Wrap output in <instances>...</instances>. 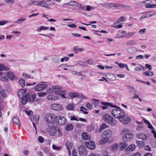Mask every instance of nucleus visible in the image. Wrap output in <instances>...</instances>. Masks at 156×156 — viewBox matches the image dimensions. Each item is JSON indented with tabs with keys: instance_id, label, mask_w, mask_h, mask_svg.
<instances>
[{
	"instance_id": "39448f33",
	"label": "nucleus",
	"mask_w": 156,
	"mask_h": 156,
	"mask_svg": "<svg viewBox=\"0 0 156 156\" xmlns=\"http://www.w3.org/2000/svg\"><path fill=\"white\" fill-rule=\"evenodd\" d=\"M130 9V7L128 6L122 4H118L114 3H112V9Z\"/></svg>"
},
{
	"instance_id": "0eeeda50",
	"label": "nucleus",
	"mask_w": 156,
	"mask_h": 156,
	"mask_svg": "<svg viewBox=\"0 0 156 156\" xmlns=\"http://www.w3.org/2000/svg\"><path fill=\"white\" fill-rule=\"evenodd\" d=\"M47 86V85L43 83L39 84L36 86L35 89L36 91H40L46 88Z\"/></svg>"
},
{
	"instance_id": "3c124183",
	"label": "nucleus",
	"mask_w": 156,
	"mask_h": 156,
	"mask_svg": "<svg viewBox=\"0 0 156 156\" xmlns=\"http://www.w3.org/2000/svg\"><path fill=\"white\" fill-rule=\"evenodd\" d=\"M0 79L2 81L7 82L8 81V79L5 76H2L0 77Z\"/></svg>"
},
{
	"instance_id": "f8f14e48",
	"label": "nucleus",
	"mask_w": 156,
	"mask_h": 156,
	"mask_svg": "<svg viewBox=\"0 0 156 156\" xmlns=\"http://www.w3.org/2000/svg\"><path fill=\"white\" fill-rule=\"evenodd\" d=\"M6 76L11 80H13L16 78L15 74L12 72H7Z\"/></svg>"
},
{
	"instance_id": "052dcab7",
	"label": "nucleus",
	"mask_w": 156,
	"mask_h": 156,
	"mask_svg": "<svg viewBox=\"0 0 156 156\" xmlns=\"http://www.w3.org/2000/svg\"><path fill=\"white\" fill-rule=\"evenodd\" d=\"M30 2L31 3H34L35 5H39L40 4V3H41V2H40V1H31Z\"/></svg>"
},
{
	"instance_id": "864d4df0",
	"label": "nucleus",
	"mask_w": 156,
	"mask_h": 156,
	"mask_svg": "<svg viewBox=\"0 0 156 156\" xmlns=\"http://www.w3.org/2000/svg\"><path fill=\"white\" fill-rule=\"evenodd\" d=\"M52 87L53 89L60 90L62 89V87L58 85L53 86Z\"/></svg>"
},
{
	"instance_id": "79ce46f5",
	"label": "nucleus",
	"mask_w": 156,
	"mask_h": 156,
	"mask_svg": "<svg viewBox=\"0 0 156 156\" xmlns=\"http://www.w3.org/2000/svg\"><path fill=\"white\" fill-rule=\"evenodd\" d=\"M136 32H129L128 33H126V36L127 37H132L135 33Z\"/></svg>"
},
{
	"instance_id": "338daca9",
	"label": "nucleus",
	"mask_w": 156,
	"mask_h": 156,
	"mask_svg": "<svg viewBox=\"0 0 156 156\" xmlns=\"http://www.w3.org/2000/svg\"><path fill=\"white\" fill-rule=\"evenodd\" d=\"M86 107L88 109H90L92 107V105L89 103H87L86 105Z\"/></svg>"
},
{
	"instance_id": "774afa93",
	"label": "nucleus",
	"mask_w": 156,
	"mask_h": 156,
	"mask_svg": "<svg viewBox=\"0 0 156 156\" xmlns=\"http://www.w3.org/2000/svg\"><path fill=\"white\" fill-rule=\"evenodd\" d=\"M130 156H141V154L139 152L136 153Z\"/></svg>"
},
{
	"instance_id": "a211bd4d",
	"label": "nucleus",
	"mask_w": 156,
	"mask_h": 156,
	"mask_svg": "<svg viewBox=\"0 0 156 156\" xmlns=\"http://www.w3.org/2000/svg\"><path fill=\"white\" fill-rule=\"evenodd\" d=\"M137 51L136 48L133 47H129L126 49L127 51L131 54H134Z\"/></svg>"
},
{
	"instance_id": "bb28decb",
	"label": "nucleus",
	"mask_w": 156,
	"mask_h": 156,
	"mask_svg": "<svg viewBox=\"0 0 156 156\" xmlns=\"http://www.w3.org/2000/svg\"><path fill=\"white\" fill-rule=\"evenodd\" d=\"M82 136L83 140H89L90 138V136L85 132L83 133H82Z\"/></svg>"
},
{
	"instance_id": "4be33fe9",
	"label": "nucleus",
	"mask_w": 156,
	"mask_h": 156,
	"mask_svg": "<svg viewBox=\"0 0 156 156\" xmlns=\"http://www.w3.org/2000/svg\"><path fill=\"white\" fill-rule=\"evenodd\" d=\"M136 148V146L134 144H131L126 148L125 150L128 151H133Z\"/></svg>"
},
{
	"instance_id": "603ef678",
	"label": "nucleus",
	"mask_w": 156,
	"mask_h": 156,
	"mask_svg": "<svg viewBox=\"0 0 156 156\" xmlns=\"http://www.w3.org/2000/svg\"><path fill=\"white\" fill-rule=\"evenodd\" d=\"M38 141L41 143H42L44 142V139L43 137L41 136H40L38 137Z\"/></svg>"
},
{
	"instance_id": "5701e85b",
	"label": "nucleus",
	"mask_w": 156,
	"mask_h": 156,
	"mask_svg": "<svg viewBox=\"0 0 156 156\" xmlns=\"http://www.w3.org/2000/svg\"><path fill=\"white\" fill-rule=\"evenodd\" d=\"M12 121L15 124L18 126H19L20 124V120L17 117H14L12 119Z\"/></svg>"
},
{
	"instance_id": "f704fd0d",
	"label": "nucleus",
	"mask_w": 156,
	"mask_h": 156,
	"mask_svg": "<svg viewBox=\"0 0 156 156\" xmlns=\"http://www.w3.org/2000/svg\"><path fill=\"white\" fill-rule=\"evenodd\" d=\"M125 19V17L123 16H122V17H121L118 19V20L117 21L115 22L114 24L113 25H115L117 23H119L120 22H122Z\"/></svg>"
},
{
	"instance_id": "8fccbe9b",
	"label": "nucleus",
	"mask_w": 156,
	"mask_h": 156,
	"mask_svg": "<svg viewBox=\"0 0 156 156\" xmlns=\"http://www.w3.org/2000/svg\"><path fill=\"white\" fill-rule=\"evenodd\" d=\"M52 148L54 150H60L61 149V147H57L56 145L53 144L52 145Z\"/></svg>"
},
{
	"instance_id": "423d86ee",
	"label": "nucleus",
	"mask_w": 156,
	"mask_h": 156,
	"mask_svg": "<svg viewBox=\"0 0 156 156\" xmlns=\"http://www.w3.org/2000/svg\"><path fill=\"white\" fill-rule=\"evenodd\" d=\"M78 151L80 156H87V152L85 146H80L78 148Z\"/></svg>"
},
{
	"instance_id": "7c9ffc66",
	"label": "nucleus",
	"mask_w": 156,
	"mask_h": 156,
	"mask_svg": "<svg viewBox=\"0 0 156 156\" xmlns=\"http://www.w3.org/2000/svg\"><path fill=\"white\" fill-rule=\"evenodd\" d=\"M69 95L71 97V99H73L77 97L78 94L76 93L70 92L69 93Z\"/></svg>"
},
{
	"instance_id": "2eb2a0df",
	"label": "nucleus",
	"mask_w": 156,
	"mask_h": 156,
	"mask_svg": "<svg viewBox=\"0 0 156 156\" xmlns=\"http://www.w3.org/2000/svg\"><path fill=\"white\" fill-rule=\"evenodd\" d=\"M103 135L106 136V137L108 138L111 137L112 135V131L109 129L106 130L105 131L102 133Z\"/></svg>"
},
{
	"instance_id": "9d476101",
	"label": "nucleus",
	"mask_w": 156,
	"mask_h": 156,
	"mask_svg": "<svg viewBox=\"0 0 156 156\" xmlns=\"http://www.w3.org/2000/svg\"><path fill=\"white\" fill-rule=\"evenodd\" d=\"M66 93V91L65 90H57L54 91L55 94L57 95H61L62 98H66L65 96V94Z\"/></svg>"
},
{
	"instance_id": "c03bdc74",
	"label": "nucleus",
	"mask_w": 156,
	"mask_h": 156,
	"mask_svg": "<svg viewBox=\"0 0 156 156\" xmlns=\"http://www.w3.org/2000/svg\"><path fill=\"white\" fill-rule=\"evenodd\" d=\"M115 63L116 64H117L118 66L119 67L121 68L122 69L125 67V64H124L122 63H119L117 62H115Z\"/></svg>"
},
{
	"instance_id": "4468645a",
	"label": "nucleus",
	"mask_w": 156,
	"mask_h": 156,
	"mask_svg": "<svg viewBox=\"0 0 156 156\" xmlns=\"http://www.w3.org/2000/svg\"><path fill=\"white\" fill-rule=\"evenodd\" d=\"M46 116V117L45 118V120L48 123H52L54 121H55V118L53 117L51 115H48Z\"/></svg>"
},
{
	"instance_id": "69168bd1",
	"label": "nucleus",
	"mask_w": 156,
	"mask_h": 156,
	"mask_svg": "<svg viewBox=\"0 0 156 156\" xmlns=\"http://www.w3.org/2000/svg\"><path fill=\"white\" fill-rule=\"evenodd\" d=\"M131 88L132 89L130 92L133 93L132 94H135L136 93V89L133 87H132Z\"/></svg>"
},
{
	"instance_id": "de8ad7c7",
	"label": "nucleus",
	"mask_w": 156,
	"mask_h": 156,
	"mask_svg": "<svg viewBox=\"0 0 156 156\" xmlns=\"http://www.w3.org/2000/svg\"><path fill=\"white\" fill-rule=\"evenodd\" d=\"M129 131V129H125L121 131V133L124 135L126 133H129L128 132Z\"/></svg>"
},
{
	"instance_id": "6e6552de",
	"label": "nucleus",
	"mask_w": 156,
	"mask_h": 156,
	"mask_svg": "<svg viewBox=\"0 0 156 156\" xmlns=\"http://www.w3.org/2000/svg\"><path fill=\"white\" fill-rule=\"evenodd\" d=\"M85 145L87 147L91 150H94L96 147L94 143L92 141H89L86 142Z\"/></svg>"
},
{
	"instance_id": "e433bc0d",
	"label": "nucleus",
	"mask_w": 156,
	"mask_h": 156,
	"mask_svg": "<svg viewBox=\"0 0 156 156\" xmlns=\"http://www.w3.org/2000/svg\"><path fill=\"white\" fill-rule=\"evenodd\" d=\"M66 146L67 148L68 151L70 150L72 148V144L70 142H68L66 143Z\"/></svg>"
},
{
	"instance_id": "a18cd8bd",
	"label": "nucleus",
	"mask_w": 156,
	"mask_h": 156,
	"mask_svg": "<svg viewBox=\"0 0 156 156\" xmlns=\"http://www.w3.org/2000/svg\"><path fill=\"white\" fill-rule=\"evenodd\" d=\"M108 127V126L106 125L105 123H103L101 125V127L100 128V129L101 130H102L104 129L105 128H106Z\"/></svg>"
},
{
	"instance_id": "ddd939ff",
	"label": "nucleus",
	"mask_w": 156,
	"mask_h": 156,
	"mask_svg": "<svg viewBox=\"0 0 156 156\" xmlns=\"http://www.w3.org/2000/svg\"><path fill=\"white\" fill-rule=\"evenodd\" d=\"M30 97V94H27L26 96L23 97L21 98V102L22 104L25 105L28 101L29 97Z\"/></svg>"
},
{
	"instance_id": "b1692460",
	"label": "nucleus",
	"mask_w": 156,
	"mask_h": 156,
	"mask_svg": "<svg viewBox=\"0 0 156 156\" xmlns=\"http://www.w3.org/2000/svg\"><path fill=\"white\" fill-rule=\"evenodd\" d=\"M112 3L106 2L104 3L101 4V5L102 6L104 7L105 8H107L112 9Z\"/></svg>"
},
{
	"instance_id": "a19ab883",
	"label": "nucleus",
	"mask_w": 156,
	"mask_h": 156,
	"mask_svg": "<svg viewBox=\"0 0 156 156\" xmlns=\"http://www.w3.org/2000/svg\"><path fill=\"white\" fill-rule=\"evenodd\" d=\"M0 94L1 96L4 98L7 97V95L5 93V90H4L2 89L0 91Z\"/></svg>"
},
{
	"instance_id": "4d7b16f0",
	"label": "nucleus",
	"mask_w": 156,
	"mask_h": 156,
	"mask_svg": "<svg viewBox=\"0 0 156 156\" xmlns=\"http://www.w3.org/2000/svg\"><path fill=\"white\" fill-rule=\"evenodd\" d=\"M72 73L73 74H76L77 75H80L81 76H82V74L80 72H76L75 71H72Z\"/></svg>"
},
{
	"instance_id": "f3484780",
	"label": "nucleus",
	"mask_w": 156,
	"mask_h": 156,
	"mask_svg": "<svg viewBox=\"0 0 156 156\" xmlns=\"http://www.w3.org/2000/svg\"><path fill=\"white\" fill-rule=\"evenodd\" d=\"M26 91L25 90L22 89L19 90L18 92V95L19 97L22 98L26 96Z\"/></svg>"
},
{
	"instance_id": "6ab92c4d",
	"label": "nucleus",
	"mask_w": 156,
	"mask_h": 156,
	"mask_svg": "<svg viewBox=\"0 0 156 156\" xmlns=\"http://www.w3.org/2000/svg\"><path fill=\"white\" fill-rule=\"evenodd\" d=\"M57 129L55 127L51 128L49 131V135L51 136H54L57 132Z\"/></svg>"
},
{
	"instance_id": "ea45409f",
	"label": "nucleus",
	"mask_w": 156,
	"mask_h": 156,
	"mask_svg": "<svg viewBox=\"0 0 156 156\" xmlns=\"http://www.w3.org/2000/svg\"><path fill=\"white\" fill-rule=\"evenodd\" d=\"M48 29V27H45L44 26H41L40 28H38L37 29V31H40L41 30H47Z\"/></svg>"
},
{
	"instance_id": "72a5a7b5",
	"label": "nucleus",
	"mask_w": 156,
	"mask_h": 156,
	"mask_svg": "<svg viewBox=\"0 0 156 156\" xmlns=\"http://www.w3.org/2000/svg\"><path fill=\"white\" fill-rule=\"evenodd\" d=\"M26 20L25 18H21L20 19L14 22V23H16L20 24L22 23L23 21Z\"/></svg>"
},
{
	"instance_id": "9b49d317",
	"label": "nucleus",
	"mask_w": 156,
	"mask_h": 156,
	"mask_svg": "<svg viewBox=\"0 0 156 156\" xmlns=\"http://www.w3.org/2000/svg\"><path fill=\"white\" fill-rule=\"evenodd\" d=\"M51 107L53 110H62L63 108V107L60 105L56 104H52L51 106Z\"/></svg>"
},
{
	"instance_id": "37998d69",
	"label": "nucleus",
	"mask_w": 156,
	"mask_h": 156,
	"mask_svg": "<svg viewBox=\"0 0 156 156\" xmlns=\"http://www.w3.org/2000/svg\"><path fill=\"white\" fill-rule=\"evenodd\" d=\"M40 2H41V3H40V5H39L40 6H41L42 7H45L47 8H48V9H49V6H48L46 4H45L44 3V2H43V1H40Z\"/></svg>"
},
{
	"instance_id": "f257e3e1",
	"label": "nucleus",
	"mask_w": 156,
	"mask_h": 156,
	"mask_svg": "<svg viewBox=\"0 0 156 156\" xmlns=\"http://www.w3.org/2000/svg\"><path fill=\"white\" fill-rule=\"evenodd\" d=\"M116 108L113 109L112 111V114L115 118L119 119L122 123L126 124L129 123L130 118L125 115V114L121 108L116 107Z\"/></svg>"
},
{
	"instance_id": "1a4fd4ad",
	"label": "nucleus",
	"mask_w": 156,
	"mask_h": 156,
	"mask_svg": "<svg viewBox=\"0 0 156 156\" xmlns=\"http://www.w3.org/2000/svg\"><path fill=\"white\" fill-rule=\"evenodd\" d=\"M133 137V135L130 133H128L123 135L122 139L125 141H130L132 139Z\"/></svg>"
},
{
	"instance_id": "c85d7f7f",
	"label": "nucleus",
	"mask_w": 156,
	"mask_h": 156,
	"mask_svg": "<svg viewBox=\"0 0 156 156\" xmlns=\"http://www.w3.org/2000/svg\"><path fill=\"white\" fill-rule=\"evenodd\" d=\"M120 150H122L128 146V144L125 142H122L120 143Z\"/></svg>"
},
{
	"instance_id": "f03ea898",
	"label": "nucleus",
	"mask_w": 156,
	"mask_h": 156,
	"mask_svg": "<svg viewBox=\"0 0 156 156\" xmlns=\"http://www.w3.org/2000/svg\"><path fill=\"white\" fill-rule=\"evenodd\" d=\"M103 119L106 122L112 125H115L117 123L115 119L109 114L104 115L103 116Z\"/></svg>"
},
{
	"instance_id": "7ed1b4c3",
	"label": "nucleus",
	"mask_w": 156,
	"mask_h": 156,
	"mask_svg": "<svg viewBox=\"0 0 156 156\" xmlns=\"http://www.w3.org/2000/svg\"><path fill=\"white\" fill-rule=\"evenodd\" d=\"M55 122L56 124L63 125L66 124L67 121L64 117L61 116H56L55 119Z\"/></svg>"
},
{
	"instance_id": "a878e982",
	"label": "nucleus",
	"mask_w": 156,
	"mask_h": 156,
	"mask_svg": "<svg viewBox=\"0 0 156 156\" xmlns=\"http://www.w3.org/2000/svg\"><path fill=\"white\" fill-rule=\"evenodd\" d=\"M126 44L127 46H133L136 45V43L135 41L133 40H131L127 41Z\"/></svg>"
},
{
	"instance_id": "e2e57ef3",
	"label": "nucleus",
	"mask_w": 156,
	"mask_h": 156,
	"mask_svg": "<svg viewBox=\"0 0 156 156\" xmlns=\"http://www.w3.org/2000/svg\"><path fill=\"white\" fill-rule=\"evenodd\" d=\"M146 30V29L145 28H144L142 29H141L139 31V33L140 34H143L145 32Z\"/></svg>"
},
{
	"instance_id": "473e14b6",
	"label": "nucleus",
	"mask_w": 156,
	"mask_h": 156,
	"mask_svg": "<svg viewBox=\"0 0 156 156\" xmlns=\"http://www.w3.org/2000/svg\"><path fill=\"white\" fill-rule=\"evenodd\" d=\"M36 97V95L35 94H33L31 96L30 95V97H29V102H30L34 101Z\"/></svg>"
},
{
	"instance_id": "13d9d810",
	"label": "nucleus",
	"mask_w": 156,
	"mask_h": 156,
	"mask_svg": "<svg viewBox=\"0 0 156 156\" xmlns=\"http://www.w3.org/2000/svg\"><path fill=\"white\" fill-rule=\"evenodd\" d=\"M79 49L77 46H75L73 48V51L76 53H78L79 52Z\"/></svg>"
},
{
	"instance_id": "c9c22d12",
	"label": "nucleus",
	"mask_w": 156,
	"mask_h": 156,
	"mask_svg": "<svg viewBox=\"0 0 156 156\" xmlns=\"http://www.w3.org/2000/svg\"><path fill=\"white\" fill-rule=\"evenodd\" d=\"M145 7L146 8H156V4H149L148 3L147 4L145 5Z\"/></svg>"
},
{
	"instance_id": "cd10ccee",
	"label": "nucleus",
	"mask_w": 156,
	"mask_h": 156,
	"mask_svg": "<svg viewBox=\"0 0 156 156\" xmlns=\"http://www.w3.org/2000/svg\"><path fill=\"white\" fill-rule=\"evenodd\" d=\"M73 128V126L71 124H68L65 126V129L66 130H71Z\"/></svg>"
},
{
	"instance_id": "dca6fc26",
	"label": "nucleus",
	"mask_w": 156,
	"mask_h": 156,
	"mask_svg": "<svg viewBox=\"0 0 156 156\" xmlns=\"http://www.w3.org/2000/svg\"><path fill=\"white\" fill-rule=\"evenodd\" d=\"M102 105H104L102 107L103 109H105L108 108V106H110L112 107H115V106L113 105V104L109 102H102Z\"/></svg>"
},
{
	"instance_id": "09e8293b",
	"label": "nucleus",
	"mask_w": 156,
	"mask_h": 156,
	"mask_svg": "<svg viewBox=\"0 0 156 156\" xmlns=\"http://www.w3.org/2000/svg\"><path fill=\"white\" fill-rule=\"evenodd\" d=\"M136 143L138 145L139 147H141L144 145V143L143 141H139L137 140L136 141Z\"/></svg>"
},
{
	"instance_id": "393cba45",
	"label": "nucleus",
	"mask_w": 156,
	"mask_h": 156,
	"mask_svg": "<svg viewBox=\"0 0 156 156\" xmlns=\"http://www.w3.org/2000/svg\"><path fill=\"white\" fill-rule=\"evenodd\" d=\"M109 140V138L105 136L100 141V144H104Z\"/></svg>"
},
{
	"instance_id": "bf43d9fd",
	"label": "nucleus",
	"mask_w": 156,
	"mask_h": 156,
	"mask_svg": "<svg viewBox=\"0 0 156 156\" xmlns=\"http://www.w3.org/2000/svg\"><path fill=\"white\" fill-rule=\"evenodd\" d=\"M8 23V21L7 20H2L0 21V25L2 26L5 25Z\"/></svg>"
},
{
	"instance_id": "4c0bfd02",
	"label": "nucleus",
	"mask_w": 156,
	"mask_h": 156,
	"mask_svg": "<svg viewBox=\"0 0 156 156\" xmlns=\"http://www.w3.org/2000/svg\"><path fill=\"white\" fill-rule=\"evenodd\" d=\"M19 82L22 87H23L25 86V82L23 79H20L19 80Z\"/></svg>"
},
{
	"instance_id": "680f3d73",
	"label": "nucleus",
	"mask_w": 156,
	"mask_h": 156,
	"mask_svg": "<svg viewBox=\"0 0 156 156\" xmlns=\"http://www.w3.org/2000/svg\"><path fill=\"white\" fill-rule=\"evenodd\" d=\"M22 76L23 77H25L26 79L30 78V76L27 75L26 73H23L22 74Z\"/></svg>"
},
{
	"instance_id": "c756f323",
	"label": "nucleus",
	"mask_w": 156,
	"mask_h": 156,
	"mask_svg": "<svg viewBox=\"0 0 156 156\" xmlns=\"http://www.w3.org/2000/svg\"><path fill=\"white\" fill-rule=\"evenodd\" d=\"M57 96H55L54 95H49L48 96L47 98L49 100H54L58 99Z\"/></svg>"
},
{
	"instance_id": "6e6d98bb",
	"label": "nucleus",
	"mask_w": 156,
	"mask_h": 156,
	"mask_svg": "<svg viewBox=\"0 0 156 156\" xmlns=\"http://www.w3.org/2000/svg\"><path fill=\"white\" fill-rule=\"evenodd\" d=\"M85 109L86 110H87V109L85 108L84 107L81 106L80 108V110L83 113H84V114H87L88 113V112L85 111H84V110Z\"/></svg>"
},
{
	"instance_id": "2f4dec72",
	"label": "nucleus",
	"mask_w": 156,
	"mask_h": 156,
	"mask_svg": "<svg viewBox=\"0 0 156 156\" xmlns=\"http://www.w3.org/2000/svg\"><path fill=\"white\" fill-rule=\"evenodd\" d=\"M143 74L146 76H152L153 75V73L150 71H147L143 73Z\"/></svg>"
},
{
	"instance_id": "58836bf2",
	"label": "nucleus",
	"mask_w": 156,
	"mask_h": 156,
	"mask_svg": "<svg viewBox=\"0 0 156 156\" xmlns=\"http://www.w3.org/2000/svg\"><path fill=\"white\" fill-rule=\"evenodd\" d=\"M74 108L73 105L72 104L68 105L66 106V108L69 110H73Z\"/></svg>"
},
{
	"instance_id": "20e7f679",
	"label": "nucleus",
	"mask_w": 156,
	"mask_h": 156,
	"mask_svg": "<svg viewBox=\"0 0 156 156\" xmlns=\"http://www.w3.org/2000/svg\"><path fill=\"white\" fill-rule=\"evenodd\" d=\"M66 5L77 6L78 7L79 9H83L85 7V6L83 5H82L79 3L78 2L74 1H72L69 2L64 4L63 6H65Z\"/></svg>"
},
{
	"instance_id": "49530a36",
	"label": "nucleus",
	"mask_w": 156,
	"mask_h": 156,
	"mask_svg": "<svg viewBox=\"0 0 156 156\" xmlns=\"http://www.w3.org/2000/svg\"><path fill=\"white\" fill-rule=\"evenodd\" d=\"M47 94V93L46 92H42L38 93L37 95L39 96L42 97L46 95Z\"/></svg>"
},
{
	"instance_id": "5fc2aeb1",
	"label": "nucleus",
	"mask_w": 156,
	"mask_h": 156,
	"mask_svg": "<svg viewBox=\"0 0 156 156\" xmlns=\"http://www.w3.org/2000/svg\"><path fill=\"white\" fill-rule=\"evenodd\" d=\"M118 147V145L117 144H115L112 147V151H115L116 150Z\"/></svg>"
},
{
	"instance_id": "0e129e2a",
	"label": "nucleus",
	"mask_w": 156,
	"mask_h": 156,
	"mask_svg": "<svg viewBox=\"0 0 156 156\" xmlns=\"http://www.w3.org/2000/svg\"><path fill=\"white\" fill-rule=\"evenodd\" d=\"M9 68L8 66H5L4 64H3L2 70H9Z\"/></svg>"
},
{
	"instance_id": "aec40b11",
	"label": "nucleus",
	"mask_w": 156,
	"mask_h": 156,
	"mask_svg": "<svg viewBox=\"0 0 156 156\" xmlns=\"http://www.w3.org/2000/svg\"><path fill=\"white\" fill-rule=\"evenodd\" d=\"M136 136L138 138H139L143 140H145L147 138V137L146 135L143 134L141 133H139L136 134Z\"/></svg>"
},
{
	"instance_id": "412c9836",
	"label": "nucleus",
	"mask_w": 156,
	"mask_h": 156,
	"mask_svg": "<svg viewBox=\"0 0 156 156\" xmlns=\"http://www.w3.org/2000/svg\"><path fill=\"white\" fill-rule=\"evenodd\" d=\"M155 14L152 13L151 12H146V14L142 16L140 18V20H141L146 17H149L154 15Z\"/></svg>"
}]
</instances>
